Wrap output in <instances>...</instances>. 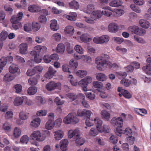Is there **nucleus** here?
<instances>
[{"label":"nucleus","mask_w":151,"mask_h":151,"mask_svg":"<svg viewBox=\"0 0 151 151\" xmlns=\"http://www.w3.org/2000/svg\"><path fill=\"white\" fill-rule=\"evenodd\" d=\"M139 23L142 27L145 28H148L150 26L149 22L144 19L140 20L139 21Z\"/></svg>","instance_id":"obj_31"},{"label":"nucleus","mask_w":151,"mask_h":151,"mask_svg":"<svg viewBox=\"0 0 151 151\" xmlns=\"http://www.w3.org/2000/svg\"><path fill=\"white\" fill-rule=\"evenodd\" d=\"M110 142L114 144H115L118 142V139L117 137L112 135L110 137Z\"/></svg>","instance_id":"obj_64"},{"label":"nucleus","mask_w":151,"mask_h":151,"mask_svg":"<svg viewBox=\"0 0 151 151\" xmlns=\"http://www.w3.org/2000/svg\"><path fill=\"white\" fill-rule=\"evenodd\" d=\"M40 28V25L37 22H33L32 24V28L34 31L39 30Z\"/></svg>","instance_id":"obj_50"},{"label":"nucleus","mask_w":151,"mask_h":151,"mask_svg":"<svg viewBox=\"0 0 151 151\" xmlns=\"http://www.w3.org/2000/svg\"><path fill=\"white\" fill-rule=\"evenodd\" d=\"M102 117L106 120L108 121L110 117V114L105 110H103L101 112Z\"/></svg>","instance_id":"obj_37"},{"label":"nucleus","mask_w":151,"mask_h":151,"mask_svg":"<svg viewBox=\"0 0 151 151\" xmlns=\"http://www.w3.org/2000/svg\"><path fill=\"white\" fill-rule=\"evenodd\" d=\"M92 80V78L91 77H86L79 81L78 84L82 87L84 91H88L87 86L89 83L91 82Z\"/></svg>","instance_id":"obj_7"},{"label":"nucleus","mask_w":151,"mask_h":151,"mask_svg":"<svg viewBox=\"0 0 151 151\" xmlns=\"http://www.w3.org/2000/svg\"><path fill=\"white\" fill-rule=\"evenodd\" d=\"M94 122L96 124V128L99 131H101V125L102 124V121L98 117H96L94 119Z\"/></svg>","instance_id":"obj_24"},{"label":"nucleus","mask_w":151,"mask_h":151,"mask_svg":"<svg viewBox=\"0 0 151 151\" xmlns=\"http://www.w3.org/2000/svg\"><path fill=\"white\" fill-rule=\"evenodd\" d=\"M37 89L36 87H30L28 89V93L30 95H33L37 92Z\"/></svg>","instance_id":"obj_47"},{"label":"nucleus","mask_w":151,"mask_h":151,"mask_svg":"<svg viewBox=\"0 0 151 151\" xmlns=\"http://www.w3.org/2000/svg\"><path fill=\"white\" fill-rule=\"evenodd\" d=\"M36 102L37 104L40 105L41 104H43L46 102V100L45 99L40 96H37L36 97Z\"/></svg>","instance_id":"obj_40"},{"label":"nucleus","mask_w":151,"mask_h":151,"mask_svg":"<svg viewBox=\"0 0 151 151\" xmlns=\"http://www.w3.org/2000/svg\"><path fill=\"white\" fill-rule=\"evenodd\" d=\"M15 78L14 75L11 73L6 74L4 77V80L6 82H9L13 80Z\"/></svg>","instance_id":"obj_25"},{"label":"nucleus","mask_w":151,"mask_h":151,"mask_svg":"<svg viewBox=\"0 0 151 151\" xmlns=\"http://www.w3.org/2000/svg\"><path fill=\"white\" fill-rule=\"evenodd\" d=\"M96 79L99 81H103L106 80V77L104 74L99 73L96 76Z\"/></svg>","instance_id":"obj_42"},{"label":"nucleus","mask_w":151,"mask_h":151,"mask_svg":"<svg viewBox=\"0 0 151 151\" xmlns=\"http://www.w3.org/2000/svg\"><path fill=\"white\" fill-rule=\"evenodd\" d=\"M142 70L147 74L151 75V67L148 65L144 66Z\"/></svg>","instance_id":"obj_46"},{"label":"nucleus","mask_w":151,"mask_h":151,"mask_svg":"<svg viewBox=\"0 0 151 151\" xmlns=\"http://www.w3.org/2000/svg\"><path fill=\"white\" fill-rule=\"evenodd\" d=\"M50 27L51 29L53 31H56L59 29L56 20L54 19L51 21Z\"/></svg>","instance_id":"obj_29"},{"label":"nucleus","mask_w":151,"mask_h":151,"mask_svg":"<svg viewBox=\"0 0 151 151\" xmlns=\"http://www.w3.org/2000/svg\"><path fill=\"white\" fill-rule=\"evenodd\" d=\"M79 119L77 118L76 114L73 113H69L65 117L63 120V122L65 124L70 123L76 124L78 122Z\"/></svg>","instance_id":"obj_3"},{"label":"nucleus","mask_w":151,"mask_h":151,"mask_svg":"<svg viewBox=\"0 0 151 151\" xmlns=\"http://www.w3.org/2000/svg\"><path fill=\"white\" fill-rule=\"evenodd\" d=\"M51 62L53 63L57 61L59 59L58 55L56 54H53L50 55Z\"/></svg>","instance_id":"obj_58"},{"label":"nucleus","mask_w":151,"mask_h":151,"mask_svg":"<svg viewBox=\"0 0 151 151\" xmlns=\"http://www.w3.org/2000/svg\"><path fill=\"white\" fill-rule=\"evenodd\" d=\"M77 17V14L75 12H71L70 13L69 15L66 16V18L69 20L71 21H75Z\"/></svg>","instance_id":"obj_39"},{"label":"nucleus","mask_w":151,"mask_h":151,"mask_svg":"<svg viewBox=\"0 0 151 151\" xmlns=\"http://www.w3.org/2000/svg\"><path fill=\"white\" fill-rule=\"evenodd\" d=\"M8 36V33L6 31H2L0 34V40L3 41L5 40Z\"/></svg>","instance_id":"obj_53"},{"label":"nucleus","mask_w":151,"mask_h":151,"mask_svg":"<svg viewBox=\"0 0 151 151\" xmlns=\"http://www.w3.org/2000/svg\"><path fill=\"white\" fill-rule=\"evenodd\" d=\"M98 130L97 129L94 128H92L90 130L89 134L90 135L92 136H95L98 134Z\"/></svg>","instance_id":"obj_56"},{"label":"nucleus","mask_w":151,"mask_h":151,"mask_svg":"<svg viewBox=\"0 0 151 151\" xmlns=\"http://www.w3.org/2000/svg\"><path fill=\"white\" fill-rule=\"evenodd\" d=\"M65 31L67 33L72 35L74 32V29L72 26H68L65 28Z\"/></svg>","instance_id":"obj_48"},{"label":"nucleus","mask_w":151,"mask_h":151,"mask_svg":"<svg viewBox=\"0 0 151 151\" xmlns=\"http://www.w3.org/2000/svg\"><path fill=\"white\" fill-rule=\"evenodd\" d=\"M93 85L94 88H97L98 91L101 92L100 89L102 86V83L97 81H95L93 83Z\"/></svg>","instance_id":"obj_43"},{"label":"nucleus","mask_w":151,"mask_h":151,"mask_svg":"<svg viewBox=\"0 0 151 151\" xmlns=\"http://www.w3.org/2000/svg\"><path fill=\"white\" fill-rule=\"evenodd\" d=\"M87 72L84 70H79L76 73L77 75L80 77H84L87 75Z\"/></svg>","instance_id":"obj_51"},{"label":"nucleus","mask_w":151,"mask_h":151,"mask_svg":"<svg viewBox=\"0 0 151 151\" xmlns=\"http://www.w3.org/2000/svg\"><path fill=\"white\" fill-rule=\"evenodd\" d=\"M70 66L71 68H69L68 66L66 64H64L62 66L63 70L65 72H68L69 73H71L72 70H74L76 69L78 66V63L76 60H71L70 62Z\"/></svg>","instance_id":"obj_4"},{"label":"nucleus","mask_w":151,"mask_h":151,"mask_svg":"<svg viewBox=\"0 0 151 151\" xmlns=\"http://www.w3.org/2000/svg\"><path fill=\"white\" fill-rule=\"evenodd\" d=\"M60 148L62 151H66L67 147L68 144V142L67 139L62 140L60 142Z\"/></svg>","instance_id":"obj_23"},{"label":"nucleus","mask_w":151,"mask_h":151,"mask_svg":"<svg viewBox=\"0 0 151 151\" xmlns=\"http://www.w3.org/2000/svg\"><path fill=\"white\" fill-rule=\"evenodd\" d=\"M55 123L53 120L49 119L45 124V128L47 129L50 130L54 127Z\"/></svg>","instance_id":"obj_28"},{"label":"nucleus","mask_w":151,"mask_h":151,"mask_svg":"<svg viewBox=\"0 0 151 151\" xmlns=\"http://www.w3.org/2000/svg\"><path fill=\"white\" fill-rule=\"evenodd\" d=\"M121 1L120 0H114L112 1L109 3V5L114 7H117L121 5Z\"/></svg>","instance_id":"obj_35"},{"label":"nucleus","mask_w":151,"mask_h":151,"mask_svg":"<svg viewBox=\"0 0 151 151\" xmlns=\"http://www.w3.org/2000/svg\"><path fill=\"white\" fill-rule=\"evenodd\" d=\"M69 7L71 9H77L79 8V5L77 1L73 0L69 4Z\"/></svg>","instance_id":"obj_26"},{"label":"nucleus","mask_w":151,"mask_h":151,"mask_svg":"<svg viewBox=\"0 0 151 151\" xmlns=\"http://www.w3.org/2000/svg\"><path fill=\"white\" fill-rule=\"evenodd\" d=\"M80 38L81 40L84 42H87L90 39L89 35L87 33L83 34L81 35Z\"/></svg>","instance_id":"obj_34"},{"label":"nucleus","mask_w":151,"mask_h":151,"mask_svg":"<svg viewBox=\"0 0 151 151\" xmlns=\"http://www.w3.org/2000/svg\"><path fill=\"white\" fill-rule=\"evenodd\" d=\"M67 97L72 101L77 98V95L73 93H69L67 94Z\"/></svg>","instance_id":"obj_61"},{"label":"nucleus","mask_w":151,"mask_h":151,"mask_svg":"<svg viewBox=\"0 0 151 151\" xmlns=\"http://www.w3.org/2000/svg\"><path fill=\"white\" fill-rule=\"evenodd\" d=\"M122 95L126 98L130 99L132 98V95L127 90L122 89Z\"/></svg>","instance_id":"obj_49"},{"label":"nucleus","mask_w":151,"mask_h":151,"mask_svg":"<svg viewBox=\"0 0 151 151\" xmlns=\"http://www.w3.org/2000/svg\"><path fill=\"white\" fill-rule=\"evenodd\" d=\"M8 107L7 104H4L0 106V111L2 112H5L6 111Z\"/></svg>","instance_id":"obj_62"},{"label":"nucleus","mask_w":151,"mask_h":151,"mask_svg":"<svg viewBox=\"0 0 151 151\" xmlns=\"http://www.w3.org/2000/svg\"><path fill=\"white\" fill-rule=\"evenodd\" d=\"M6 58L5 57H2L0 59V66L1 67V68H3L6 65Z\"/></svg>","instance_id":"obj_63"},{"label":"nucleus","mask_w":151,"mask_h":151,"mask_svg":"<svg viewBox=\"0 0 151 151\" xmlns=\"http://www.w3.org/2000/svg\"><path fill=\"white\" fill-rule=\"evenodd\" d=\"M28 9L29 11L32 12H37L40 11L39 7L35 5L30 6L28 7Z\"/></svg>","instance_id":"obj_33"},{"label":"nucleus","mask_w":151,"mask_h":151,"mask_svg":"<svg viewBox=\"0 0 151 151\" xmlns=\"http://www.w3.org/2000/svg\"><path fill=\"white\" fill-rule=\"evenodd\" d=\"M40 119L39 118H37L33 119L31 122V126L35 127H38L40 123Z\"/></svg>","instance_id":"obj_27"},{"label":"nucleus","mask_w":151,"mask_h":151,"mask_svg":"<svg viewBox=\"0 0 151 151\" xmlns=\"http://www.w3.org/2000/svg\"><path fill=\"white\" fill-rule=\"evenodd\" d=\"M39 78V75H37L35 77H31L28 80V82L29 84L32 86L36 85L38 82V79Z\"/></svg>","instance_id":"obj_20"},{"label":"nucleus","mask_w":151,"mask_h":151,"mask_svg":"<svg viewBox=\"0 0 151 151\" xmlns=\"http://www.w3.org/2000/svg\"><path fill=\"white\" fill-rule=\"evenodd\" d=\"M19 51L21 53L24 54L27 53L28 49L27 44L25 43H23L19 45Z\"/></svg>","instance_id":"obj_18"},{"label":"nucleus","mask_w":151,"mask_h":151,"mask_svg":"<svg viewBox=\"0 0 151 151\" xmlns=\"http://www.w3.org/2000/svg\"><path fill=\"white\" fill-rule=\"evenodd\" d=\"M23 14L22 12H19L17 15H13L11 18V22L12 23V27L15 29H19L22 27V25L20 21L22 19Z\"/></svg>","instance_id":"obj_1"},{"label":"nucleus","mask_w":151,"mask_h":151,"mask_svg":"<svg viewBox=\"0 0 151 151\" xmlns=\"http://www.w3.org/2000/svg\"><path fill=\"white\" fill-rule=\"evenodd\" d=\"M136 111L138 114L142 116H144L147 113V110L144 109H138Z\"/></svg>","instance_id":"obj_55"},{"label":"nucleus","mask_w":151,"mask_h":151,"mask_svg":"<svg viewBox=\"0 0 151 151\" xmlns=\"http://www.w3.org/2000/svg\"><path fill=\"white\" fill-rule=\"evenodd\" d=\"M29 113L26 112L25 111H22L19 114V117L22 120L26 119L28 116Z\"/></svg>","instance_id":"obj_41"},{"label":"nucleus","mask_w":151,"mask_h":151,"mask_svg":"<svg viewBox=\"0 0 151 151\" xmlns=\"http://www.w3.org/2000/svg\"><path fill=\"white\" fill-rule=\"evenodd\" d=\"M121 83L123 86L127 87L130 85L131 81L129 79L123 78L121 80Z\"/></svg>","instance_id":"obj_45"},{"label":"nucleus","mask_w":151,"mask_h":151,"mask_svg":"<svg viewBox=\"0 0 151 151\" xmlns=\"http://www.w3.org/2000/svg\"><path fill=\"white\" fill-rule=\"evenodd\" d=\"M95 63L97 65V69L99 70H104L103 68L104 65L108 66L109 68H112L113 64L110 61H108L101 57H97L95 59Z\"/></svg>","instance_id":"obj_2"},{"label":"nucleus","mask_w":151,"mask_h":151,"mask_svg":"<svg viewBox=\"0 0 151 151\" xmlns=\"http://www.w3.org/2000/svg\"><path fill=\"white\" fill-rule=\"evenodd\" d=\"M56 71L53 68L50 66L49 67L48 71L45 75V77L47 79H50L54 75Z\"/></svg>","instance_id":"obj_14"},{"label":"nucleus","mask_w":151,"mask_h":151,"mask_svg":"<svg viewBox=\"0 0 151 151\" xmlns=\"http://www.w3.org/2000/svg\"><path fill=\"white\" fill-rule=\"evenodd\" d=\"M75 49L77 52L79 54H82L83 53V50L79 45H76L75 47Z\"/></svg>","instance_id":"obj_59"},{"label":"nucleus","mask_w":151,"mask_h":151,"mask_svg":"<svg viewBox=\"0 0 151 151\" xmlns=\"http://www.w3.org/2000/svg\"><path fill=\"white\" fill-rule=\"evenodd\" d=\"M9 71L10 73L14 74L20 71V69L17 65L12 64L9 68Z\"/></svg>","instance_id":"obj_19"},{"label":"nucleus","mask_w":151,"mask_h":151,"mask_svg":"<svg viewBox=\"0 0 151 151\" xmlns=\"http://www.w3.org/2000/svg\"><path fill=\"white\" fill-rule=\"evenodd\" d=\"M63 133L61 130H58L55 132V138L56 140H60L63 137Z\"/></svg>","instance_id":"obj_32"},{"label":"nucleus","mask_w":151,"mask_h":151,"mask_svg":"<svg viewBox=\"0 0 151 151\" xmlns=\"http://www.w3.org/2000/svg\"><path fill=\"white\" fill-rule=\"evenodd\" d=\"M86 96L90 99L93 100L96 97L95 93L94 92H88L86 93Z\"/></svg>","instance_id":"obj_52"},{"label":"nucleus","mask_w":151,"mask_h":151,"mask_svg":"<svg viewBox=\"0 0 151 151\" xmlns=\"http://www.w3.org/2000/svg\"><path fill=\"white\" fill-rule=\"evenodd\" d=\"M104 10L102 11L103 14L106 17H110L112 14L113 11L111 8L109 6H106L103 8Z\"/></svg>","instance_id":"obj_15"},{"label":"nucleus","mask_w":151,"mask_h":151,"mask_svg":"<svg viewBox=\"0 0 151 151\" xmlns=\"http://www.w3.org/2000/svg\"><path fill=\"white\" fill-rule=\"evenodd\" d=\"M116 134L119 136H121L122 134H125L129 136H132V132L131 129L129 128H127L125 129L123 127L116 128L115 131Z\"/></svg>","instance_id":"obj_5"},{"label":"nucleus","mask_w":151,"mask_h":151,"mask_svg":"<svg viewBox=\"0 0 151 151\" xmlns=\"http://www.w3.org/2000/svg\"><path fill=\"white\" fill-rule=\"evenodd\" d=\"M65 50V47L63 44L60 43L58 45L56 50L57 52L62 54L64 52Z\"/></svg>","instance_id":"obj_30"},{"label":"nucleus","mask_w":151,"mask_h":151,"mask_svg":"<svg viewBox=\"0 0 151 151\" xmlns=\"http://www.w3.org/2000/svg\"><path fill=\"white\" fill-rule=\"evenodd\" d=\"M30 55L34 57V60L31 59L28 62V64L31 66L33 65L31 63L32 62L35 61L36 63H40L42 60V59L39 56L38 53L36 51H32L30 53Z\"/></svg>","instance_id":"obj_8"},{"label":"nucleus","mask_w":151,"mask_h":151,"mask_svg":"<svg viewBox=\"0 0 151 151\" xmlns=\"http://www.w3.org/2000/svg\"><path fill=\"white\" fill-rule=\"evenodd\" d=\"M103 14L102 11L98 10L93 11L92 13V18L95 20L100 18Z\"/></svg>","instance_id":"obj_21"},{"label":"nucleus","mask_w":151,"mask_h":151,"mask_svg":"<svg viewBox=\"0 0 151 151\" xmlns=\"http://www.w3.org/2000/svg\"><path fill=\"white\" fill-rule=\"evenodd\" d=\"M46 88L47 90L51 91L55 89H60L61 87L60 83L51 81L47 84Z\"/></svg>","instance_id":"obj_9"},{"label":"nucleus","mask_w":151,"mask_h":151,"mask_svg":"<svg viewBox=\"0 0 151 151\" xmlns=\"http://www.w3.org/2000/svg\"><path fill=\"white\" fill-rule=\"evenodd\" d=\"M76 137V143L77 146H81L84 144L85 142V140L84 138L79 137L78 135V136Z\"/></svg>","instance_id":"obj_38"},{"label":"nucleus","mask_w":151,"mask_h":151,"mask_svg":"<svg viewBox=\"0 0 151 151\" xmlns=\"http://www.w3.org/2000/svg\"><path fill=\"white\" fill-rule=\"evenodd\" d=\"M29 141L28 137L26 135L22 136L20 139V142L22 144H27Z\"/></svg>","instance_id":"obj_57"},{"label":"nucleus","mask_w":151,"mask_h":151,"mask_svg":"<svg viewBox=\"0 0 151 151\" xmlns=\"http://www.w3.org/2000/svg\"><path fill=\"white\" fill-rule=\"evenodd\" d=\"M26 98L25 96L17 97L14 100V104L15 106H18L21 105L23 103L24 99Z\"/></svg>","instance_id":"obj_16"},{"label":"nucleus","mask_w":151,"mask_h":151,"mask_svg":"<svg viewBox=\"0 0 151 151\" xmlns=\"http://www.w3.org/2000/svg\"><path fill=\"white\" fill-rule=\"evenodd\" d=\"M31 138L33 140H36L39 142L44 141L46 137L43 134H41L38 131H34L30 135Z\"/></svg>","instance_id":"obj_6"},{"label":"nucleus","mask_w":151,"mask_h":151,"mask_svg":"<svg viewBox=\"0 0 151 151\" xmlns=\"http://www.w3.org/2000/svg\"><path fill=\"white\" fill-rule=\"evenodd\" d=\"M109 37L107 35H103L100 37H95L93 38V41L96 44H101L108 42Z\"/></svg>","instance_id":"obj_11"},{"label":"nucleus","mask_w":151,"mask_h":151,"mask_svg":"<svg viewBox=\"0 0 151 151\" xmlns=\"http://www.w3.org/2000/svg\"><path fill=\"white\" fill-rule=\"evenodd\" d=\"M130 7L133 11L137 13H140L141 12V11L139 8L135 4H131L130 5Z\"/></svg>","instance_id":"obj_60"},{"label":"nucleus","mask_w":151,"mask_h":151,"mask_svg":"<svg viewBox=\"0 0 151 151\" xmlns=\"http://www.w3.org/2000/svg\"><path fill=\"white\" fill-rule=\"evenodd\" d=\"M78 130L76 129L74 130H70L68 132V137L70 138H71L75 135L76 137L78 136Z\"/></svg>","instance_id":"obj_36"},{"label":"nucleus","mask_w":151,"mask_h":151,"mask_svg":"<svg viewBox=\"0 0 151 151\" xmlns=\"http://www.w3.org/2000/svg\"><path fill=\"white\" fill-rule=\"evenodd\" d=\"M91 113V112L89 110H79L77 111V114L80 116H86V117L88 116V117H90Z\"/></svg>","instance_id":"obj_13"},{"label":"nucleus","mask_w":151,"mask_h":151,"mask_svg":"<svg viewBox=\"0 0 151 151\" xmlns=\"http://www.w3.org/2000/svg\"><path fill=\"white\" fill-rule=\"evenodd\" d=\"M111 123L114 126H117L116 128L121 127L123 125V120L121 117H119L117 118H113L111 121Z\"/></svg>","instance_id":"obj_12"},{"label":"nucleus","mask_w":151,"mask_h":151,"mask_svg":"<svg viewBox=\"0 0 151 151\" xmlns=\"http://www.w3.org/2000/svg\"><path fill=\"white\" fill-rule=\"evenodd\" d=\"M86 120V125L88 127H91L93 125L94 121L93 119H90V117L87 116Z\"/></svg>","instance_id":"obj_54"},{"label":"nucleus","mask_w":151,"mask_h":151,"mask_svg":"<svg viewBox=\"0 0 151 151\" xmlns=\"http://www.w3.org/2000/svg\"><path fill=\"white\" fill-rule=\"evenodd\" d=\"M129 28L132 33L140 36H143L146 33V31L144 29L142 28L139 29L137 26H131Z\"/></svg>","instance_id":"obj_10"},{"label":"nucleus","mask_w":151,"mask_h":151,"mask_svg":"<svg viewBox=\"0 0 151 151\" xmlns=\"http://www.w3.org/2000/svg\"><path fill=\"white\" fill-rule=\"evenodd\" d=\"M108 29L109 32H115L118 31V27L116 24L112 23L109 24Z\"/></svg>","instance_id":"obj_17"},{"label":"nucleus","mask_w":151,"mask_h":151,"mask_svg":"<svg viewBox=\"0 0 151 151\" xmlns=\"http://www.w3.org/2000/svg\"><path fill=\"white\" fill-rule=\"evenodd\" d=\"M94 9V7L92 4H88L83 9V11L86 13L90 14L93 12Z\"/></svg>","instance_id":"obj_22"},{"label":"nucleus","mask_w":151,"mask_h":151,"mask_svg":"<svg viewBox=\"0 0 151 151\" xmlns=\"http://www.w3.org/2000/svg\"><path fill=\"white\" fill-rule=\"evenodd\" d=\"M21 133V130L19 128L16 127L14 129L13 134L14 136L16 138L19 137Z\"/></svg>","instance_id":"obj_44"}]
</instances>
